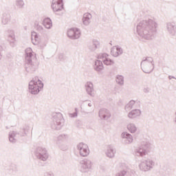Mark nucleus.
Returning a JSON list of instances; mask_svg holds the SVG:
<instances>
[{"label": "nucleus", "instance_id": "nucleus-1", "mask_svg": "<svg viewBox=\"0 0 176 176\" xmlns=\"http://www.w3.org/2000/svg\"><path fill=\"white\" fill-rule=\"evenodd\" d=\"M43 87V83L37 77H35L29 83V90L32 94H38Z\"/></svg>", "mask_w": 176, "mask_h": 176}, {"label": "nucleus", "instance_id": "nucleus-2", "mask_svg": "<svg viewBox=\"0 0 176 176\" xmlns=\"http://www.w3.org/2000/svg\"><path fill=\"white\" fill-rule=\"evenodd\" d=\"M52 8L54 12H59V10H63L64 9L63 0H53Z\"/></svg>", "mask_w": 176, "mask_h": 176}, {"label": "nucleus", "instance_id": "nucleus-3", "mask_svg": "<svg viewBox=\"0 0 176 176\" xmlns=\"http://www.w3.org/2000/svg\"><path fill=\"white\" fill-rule=\"evenodd\" d=\"M67 35L69 38H79V35H80V32L79 31V30H78V28H72L67 31Z\"/></svg>", "mask_w": 176, "mask_h": 176}, {"label": "nucleus", "instance_id": "nucleus-4", "mask_svg": "<svg viewBox=\"0 0 176 176\" xmlns=\"http://www.w3.org/2000/svg\"><path fill=\"white\" fill-rule=\"evenodd\" d=\"M78 149H80V154L81 156H87V155H89V146L85 144L80 143L78 145Z\"/></svg>", "mask_w": 176, "mask_h": 176}, {"label": "nucleus", "instance_id": "nucleus-5", "mask_svg": "<svg viewBox=\"0 0 176 176\" xmlns=\"http://www.w3.org/2000/svg\"><path fill=\"white\" fill-rule=\"evenodd\" d=\"M111 54L114 57H118L119 54H122V50L118 47H113L111 49Z\"/></svg>", "mask_w": 176, "mask_h": 176}, {"label": "nucleus", "instance_id": "nucleus-6", "mask_svg": "<svg viewBox=\"0 0 176 176\" xmlns=\"http://www.w3.org/2000/svg\"><path fill=\"white\" fill-rule=\"evenodd\" d=\"M102 57L104 64H105L106 65H111V64H112V60H111V59H108V54H103L102 55Z\"/></svg>", "mask_w": 176, "mask_h": 176}, {"label": "nucleus", "instance_id": "nucleus-7", "mask_svg": "<svg viewBox=\"0 0 176 176\" xmlns=\"http://www.w3.org/2000/svg\"><path fill=\"white\" fill-rule=\"evenodd\" d=\"M43 24L45 28H52V20L49 18L44 19Z\"/></svg>", "mask_w": 176, "mask_h": 176}, {"label": "nucleus", "instance_id": "nucleus-8", "mask_svg": "<svg viewBox=\"0 0 176 176\" xmlns=\"http://www.w3.org/2000/svg\"><path fill=\"white\" fill-rule=\"evenodd\" d=\"M140 115H141V111H140V110H134L129 113V117L131 118H137V116H140Z\"/></svg>", "mask_w": 176, "mask_h": 176}, {"label": "nucleus", "instance_id": "nucleus-9", "mask_svg": "<svg viewBox=\"0 0 176 176\" xmlns=\"http://www.w3.org/2000/svg\"><path fill=\"white\" fill-rule=\"evenodd\" d=\"M90 19H91V15L89 13H86L84 14L82 21L84 24H87V23H89V20H90Z\"/></svg>", "mask_w": 176, "mask_h": 176}, {"label": "nucleus", "instance_id": "nucleus-10", "mask_svg": "<svg viewBox=\"0 0 176 176\" xmlns=\"http://www.w3.org/2000/svg\"><path fill=\"white\" fill-rule=\"evenodd\" d=\"M32 42L33 45H36L38 43V36L35 32L32 33Z\"/></svg>", "mask_w": 176, "mask_h": 176}, {"label": "nucleus", "instance_id": "nucleus-11", "mask_svg": "<svg viewBox=\"0 0 176 176\" xmlns=\"http://www.w3.org/2000/svg\"><path fill=\"white\" fill-rule=\"evenodd\" d=\"M142 70L146 74H149V72H152V67H150L149 65H142Z\"/></svg>", "mask_w": 176, "mask_h": 176}, {"label": "nucleus", "instance_id": "nucleus-12", "mask_svg": "<svg viewBox=\"0 0 176 176\" xmlns=\"http://www.w3.org/2000/svg\"><path fill=\"white\" fill-rule=\"evenodd\" d=\"M128 130H129V131H131V133H135V126L133 124H129L128 125Z\"/></svg>", "mask_w": 176, "mask_h": 176}, {"label": "nucleus", "instance_id": "nucleus-13", "mask_svg": "<svg viewBox=\"0 0 176 176\" xmlns=\"http://www.w3.org/2000/svg\"><path fill=\"white\" fill-rule=\"evenodd\" d=\"M26 54H27L26 58L28 60V58L32 57V50H31L30 48L26 50Z\"/></svg>", "mask_w": 176, "mask_h": 176}, {"label": "nucleus", "instance_id": "nucleus-14", "mask_svg": "<svg viewBox=\"0 0 176 176\" xmlns=\"http://www.w3.org/2000/svg\"><path fill=\"white\" fill-rule=\"evenodd\" d=\"M87 90L88 93H91L93 90V84L90 83L89 87L87 88Z\"/></svg>", "mask_w": 176, "mask_h": 176}, {"label": "nucleus", "instance_id": "nucleus-15", "mask_svg": "<svg viewBox=\"0 0 176 176\" xmlns=\"http://www.w3.org/2000/svg\"><path fill=\"white\" fill-rule=\"evenodd\" d=\"M96 64H99L100 65V66H99V67H98L96 69H97V71H100V69H102V63H101V62H100V61H97L96 62Z\"/></svg>", "mask_w": 176, "mask_h": 176}]
</instances>
